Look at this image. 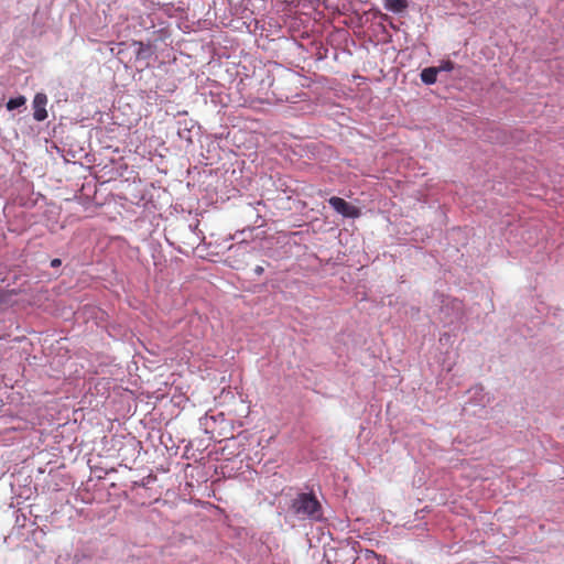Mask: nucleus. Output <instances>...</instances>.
Segmentation results:
<instances>
[{"mask_svg":"<svg viewBox=\"0 0 564 564\" xmlns=\"http://www.w3.org/2000/svg\"><path fill=\"white\" fill-rule=\"evenodd\" d=\"M437 68H438V72H440V70L451 72V70H453V68H454V63H453V62H451V61H446V62H444V63H443L440 67H437Z\"/></svg>","mask_w":564,"mask_h":564,"instance_id":"0eeeda50","label":"nucleus"},{"mask_svg":"<svg viewBox=\"0 0 564 564\" xmlns=\"http://www.w3.org/2000/svg\"><path fill=\"white\" fill-rule=\"evenodd\" d=\"M61 264H62L61 259H57V258H56V259H53V260L51 261V267H52V268H57V267H59Z\"/></svg>","mask_w":564,"mask_h":564,"instance_id":"6e6552de","label":"nucleus"},{"mask_svg":"<svg viewBox=\"0 0 564 564\" xmlns=\"http://www.w3.org/2000/svg\"><path fill=\"white\" fill-rule=\"evenodd\" d=\"M384 7L393 12H402L406 9L408 2L406 0H386Z\"/></svg>","mask_w":564,"mask_h":564,"instance_id":"39448f33","label":"nucleus"},{"mask_svg":"<svg viewBox=\"0 0 564 564\" xmlns=\"http://www.w3.org/2000/svg\"><path fill=\"white\" fill-rule=\"evenodd\" d=\"M292 511L299 518L318 521L323 517L322 506L313 494H300L292 502Z\"/></svg>","mask_w":564,"mask_h":564,"instance_id":"f257e3e1","label":"nucleus"},{"mask_svg":"<svg viewBox=\"0 0 564 564\" xmlns=\"http://www.w3.org/2000/svg\"><path fill=\"white\" fill-rule=\"evenodd\" d=\"M26 99L25 97L23 96H19V97H15V98H11L9 99V101L7 102V109L8 110H14L21 106H23L25 104Z\"/></svg>","mask_w":564,"mask_h":564,"instance_id":"423d86ee","label":"nucleus"},{"mask_svg":"<svg viewBox=\"0 0 564 564\" xmlns=\"http://www.w3.org/2000/svg\"><path fill=\"white\" fill-rule=\"evenodd\" d=\"M254 273L258 274V275L262 274L263 273V268L261 265L256 267Z\"/></svg>","mask_w":564,"mask_h":564,"instance_id":"9d476101","label":"nucleus"},{"mask_svg":"<svg viewBox=\"0 0 564 564\" xmlns=\"http://www.w3.org/2000/svg\"><path fill=\"white\" fill-rule=\"evenodd\" d=\"M47 97L45 94L39 93L33 99V118L36 121H44L47 118L46 111Z\"/></svg>","mask_w":564,"mask_h":564,"instance_id":"7ed1b4c3","label":"nucleus"},{"mask_svg":"<svg viewBox=\"0 0 564 564\" xmlns=\"http://www.w3.org/2000/svg\"><path fill=\"white\" fill-rule=\"evenodd\" d=\"M438 68L426 67L421 72V80L426 85H433L436 83Z\"/></svg>","mask_w":564,"mask_h":564,"instance_id":"20e7f679","label":"nucleus"},{"mask_svg":"<svg viewBox=\"0 0 564 564\" xmlns=\"http://www.w3.org/2000/svg\"><path fill=\"white\" fill-rule=\"evenodd\" d=\"M6 294L12 295V294H18V292H15L14 290H11V291H6Z\"/></svg>","mask_w":564,"mask_h":564,"instance_id":"9b49d317","label":"nucleus"},{"mask_svg":"<svg viewBox=\"0 0 564 564\" xmlns=\"http://www.w3.org/2000/svg\"><path fill=\"white\" fill-rule=\"evenodd\" d=\"M329 205L341 216L347 218H358L361 212L358 207L349 204L344 198L333 196L328 199Z\"/></svg>","mask_w":564,"mask_h":564,"instance_id":"f03ea898","label":"nucleus"},{"mask_svg":"<svg viewBox=\"0 0 564 564\" xmlns=\"http://www.w3.org/2000/svg\"><path fill=\"white\" fill-rule=\"evenodd\" d=\"M135 44L139 46L137 54H138V56H141L142 53H143V43L142 42H135Z\"/></svg>","mask_w":564,"mask_h":564,"instance_id":"1a4fd4ad","label":"nucleus"}]
</instances>
